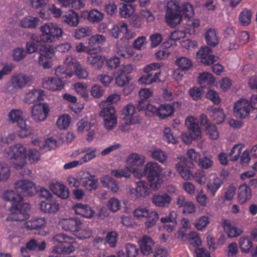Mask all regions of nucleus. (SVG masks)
<instances>
[{
    "label": "nucleus",
    "mask_w": 257,
    "mask_h": 257,
    "mask_svg": "<svg viewBox=\"0 0 257 257\" xmlns=\"http://www.w3.org/2000/svg\"><path fill=\"white\" fill-rule=\"evenodd\" d=\"M125 250L126 257H136L140 250L136 244L131 243L125 244Z\"/></svg>",
    "instance_id": "nucleus-41"
},
{
    "label": "nucleus",
    "mask_w": 257,
    "mask_h": 257,
    "mask_svg": "<svg viewBox=\"0 0 257 257\" xmlns=\"http://www.w3.org/2000/svg\"><path fill=\"white\" fill-rule=\"evenodd\" d=\"M134 9L132 5L122 3L120 5L119 15L122 18L130 17L134 13Z\"/></svg>",
    "instance_id": "nucleus-40"
},
{
    "label": "nucleus",
    "mask_w": 257,
    "mask_h": 257,
    "mask_svg": "<svg viewBox=\"0 0 257 257\" xmlns=\"http://www.w3.org/2000/svg\"><path fill=\"white\" fill-rule=\"evenodd\" d=\"M254 109L255 107L247 100L240 99L234 103L233 112L236 117L245 119L249 117L251 110Z\"/></svg>",
    "instance_id": "nucleus-11"
},
{
    "label": "nucleus",
    "mask_w": 257,
    "mask_h": 257,
    "mask_svg": "<svg viewBox=\"0 0 257 257\" xmlns=\"http://www.w3.org/2000/svg\"><path fill=\"white\" fill-rule=\"evenodd\" d=\"M39 57L43 58H52L54 56L53 50L50 47L45 45H41L39 48Z\"/></svg>",
    "instance_id": "nucleus-51"
},
{
    "label": "nucleus",
    "mask_w": 257,
    "mask_h": 257,
    "mask_svg": "<svg viewBox=\"0 0 257 257\" xmlns=\"http://www.w3.org/2000/svg\"><path fill=\"white\" fill-rule=\"evenodd\" d=\"M206 43L211 47H214L218 44V39L214 29H209L205 33Z\"/></svg>",
    "instance_id": "nucleus-32"
},
{
    "label": "nucleus",
    "mask_w": 257,
    "mask_h": 257,
    "mask_svg": "<svg viewBox=\"0 0 257 257\" xmlns=\"http://www.w3.org/2000/svg\"><path fill=\"white\" fill-rule=\"evenodd\" d=\"M13 55L14 59L19 61L26 57L27 52L23 48H17L14 50Z\"/></svg>",
    "instance_id": "nucleus-62"
},
{
    "label": "nucleus",
    "mask_w": 257,
    "mask_h": 257,
    "mask_svg": "<svg viewBox=\"0 0 257 257\" xmlns=\"http://www.w3.org/2000/svg\"><path fill=\"white\" fill-rule=\"evenodd\" d=\"M151 156L153 159L158 160L161 163L164 162L167 159L166 154L160 149H157L154 151L152 153Z\"/></svg>",
    "instance_id": "nucleus-60"
},
{
    "label": "nucleus",
    "mask_w": 257,
    "mask_h": 257,
    "mask_svg": "<svg viewBox=\"0 0 257 257\" xmlns=\"http://www.w3.org/2000/svg\"><path fill=\"white\" fill-rule=\"evenodd\" d=\"M174 112V106L170 104L165 103L158 107V116L162 119L166 118L168 116H172Z\"/></svg>",
    "instance_id": "nucleus-28"
},
{
    "label": "nucleus",
    "mask_w": 257,
    "mask_h": 257,
    "mask_svg": "<svg viewBox=\"0 0 257 257\" xmlns=\"http://www.w3.org/2000/svg\"><path fill=\"white\" fill-rule=\"evenodd\" d=\"M160 67L161 65L158 63H153L148 65L144 70L146 74L142 76L139 79V82L146 85L151 84L154 82H161V80L159 79V75L161 72H157L154 74L152 72H151V71L155 70L157 68H160Z\"/></svg>",
    "instance_id": "nucleus-10"
},
{
    "label": "nucleus",
    "mask_w": 257,
    "mask_h": 257,
    "mask_svg": "<svg viewBox=\"0 0 257 257\" xmlns=\"http://www.w3.org/2000/svg\"><path fill=\"white\" fill-rule=\"evenodd\" d=\"M164 140L168 143L176 144L177 138L174 136L172 131L169 127H166L164 130Z\"/></svg>",
    "instance_id": "nucleus-47"
},
{
    "label": "nucleus",
    "mask_w": 257,
    "mask_h": 257,
    "mask_svg": "<svg viewBox=\"0 0 257 257\" xmlns=\"http://www.w3.org/2000/svg\"><path fill=\"white\" fill-rule=\"evenodd\" d=\"M49 111L47 103H38L32 107V117L36 122L44 121L47 117Z\"/></svg>",
    "instance_id": "nucleus-14"
},
{
    "label": "nucleus",
    "mask_w": 257,
    "mask_h": 257,
    "mask_svg": "<svg viewBox=\"0 0 257 257\" xmlns=\"http://www.w3.org/2000/svg\"><path fill=\"white\" fill-rule=\"evenodd\" d=\"M24 247L27 248V251L28 249L30 250H43L46 247V242L44 241L39 244L35 239H31L27 243L26 246Z\"/></svg>",
    "instance_id": "nucleus-37"
},
{
    "label": "nucleus",
    "mask_w": 257,
    "mask_h": 257,
    "mask_svg": "<svg viewBox=\"0 0 257 257\" xmlns=\"http://www.w3.org/2000/svg\"><path fill=\"white\" fill-rule=\"evenodd\" d=\"M10 176V169L5 163H0V181H5Z\"/></svg>",
    "instance_id": "nucleus-53"
},
{
    "label": "nucleus",
    "mask_w": 257,
    "mask_h": 257,
    "mask_svg": "<svg viewBox=\"0 0 257 257\" xmlns=\"http://www.w3.org/2000/svg\"><path fill=\"white\" fill-rule=\"evenodd\" d=\"M127 163L131 166V168L134 167H141L145 163L144 157L137 154H131L127 159Z\"/></svg>",
    "instance_id": "nucleus-31"
},
{
    "label": "nucleus",
    "mask_w": 257,
    "mask_h": 257,
    "mask_svg": "<svg viewBox=\"0 0 257 257\" xmlns=\"http://www.w3.org/2000/svg\"><path fill=\"white\" fill-rule=\"evenodd\" d=\"M51 190L54 194L61 198L66 199L69 197V192L65 186L59 183L51 184L50 186Z\"/></svg>",
    "instance_id": "nucleus-23"
},
{
    "label": "nucleus",
    "mask_w": 257,
    "mask_h": 257,
    "mask_svg": "<svg viewBox=\"0 0 257 257\" xmlns=\"http://www.w3.org/2000/svg\"><path fill=\"white\" fill-rule=\"evenodd\" d=\"M53 239L55 241L59 243L53 247L54 252L59 254H69L75 250V247L74 244L76 243V241L73 237L60 233L55 235Z\"/></svg>",
    "instance_id": "nucleus-4"
},
{
    "label": "nucleus",
    "mask_w": 257,
    "mask_h": 257,
    "mask_svg": "<svg viewBox=\"0 0 257 257\" xmlns=\"http://www.w3.org/2000/svg\"><path fill=\"white\" fill-rule=\"evenodd\" d=\"M185 124L188 128V133L182 135V140L185 143L190 144L193 140H199L201 138V128L197 119L192 116L188 117L186 119Z\"/></svg>",
    "instance_id": "nucleus-7"
},
{
    "label": "nucleus",
    "mask_w": 257,
    "mask_h": 257,
    "mask_svg": "<svg viewBox=\"0 0 257 257\" xmlns=\"http://www.w3.org/2000/svg\"><path fill=\"white\" fill-rule=\"evenodd\" d=\"M204 131L206 134L212 140H216L218 138L217 128L215 124H212L205 128Z\"/></svg>",
    "instance_id": "nucleus-50"
},
{
    "label": "nucleus",
    "mask_w": 257,
    "mask_h": 257,
    "mask_svg": "<svg viewBox=\"0 0 257 257\" xmlns=\"http://www.w3.org/2000/svg\"><path fill=\"white\" fill-rule=\"evenodd\" d=\"M36 192L32 181L21 180L15 183L14 190L8 191L4 194L3 198L11 205L9 209H30V204L25 202L22 195L32 196Z\"/></svg>",
    "instance_id": "nucleus-1"
},
{
    "label": "nucleus",
    "mask_w": 257,
    "mask_h": 257,
    "mask_svg": "<svg viewBox=\"0 0 257 257\" xmlns=\"http://www.w3.org/2000/svg\"><path fill=\"white\" fill-rule=\"evenodd\" d=\"M193 15L192 6L188 3L180 5L176 0H172L167 3L165 18L168 25L172 28L180 24L183 16L190 19Z\"/></svg>",
    "instance_id": "nucleus-2"
},
{
    "label": "nucleus",
    "mask_w": 257,
    "mask_h": 257,
    "mask_svg": "<svg viewBox=\"0 0 257 257\" xmlns=\"http://www.w3.org/2000/svg\"><path fill=\"white\" fill-rule=\"evenodd\" d=\"M61 22L70 27H76L80 22L79 16L77 13L71 10L62 16Z\"/></svg>",
    "instance_id": "nucleus-18"
},
{
    "label": "nucleus",
    "mask_w": 257,
    "mask_h": 257,
    "mask_svg": "<svg viewBox=\"0 0 257 257\" xmlns=\"http://www.w3.org/2000/svg\"><path fill=\"white\" fill-rule=\"evenodd\" d=\"M171 200V197L166 193L154 195L152 198L153 203L160 207H168Z\"/></svg>",
    "instance_id": "nucleus-24"
},
{
    "label": "nucleus",
    "mask_w": 257,
    "mask_h": 257,
    "mask_svg": "<svg viewBox=\"0 0 257 257\" xmlns=\"http://www.w3.org/2000/svg\"><path fill=\"white\" fill-rule=\"evenodd\" d=\"M118 75L115 78V83L119 86H123L129 83L128 75H125L118 72Z\"/></svg>",
    "instance_id": "nucleus-59"
},
{
    "label": "nucleus",
    "mask_w": 257,
    "mask_h": 257,
    "mask_svg": "<svg viewBox=\"0 0 257 257\" xmlns=\"http://www.w3.org/2000/svg\"><path fill=\"white\" fill-rule=\"evenodd\" d=\"M198 82L203 88L214 84L215 79L211 73L204 72L199 74Z\"/></svg>",
    "instance_id": "nucleus-30"
},
{
    "label": "nucleus",
    "mask_w": 257,
    "mask_h": 257,
    "mask_svg": "<svg viewBox=\"0 0 257 257\" xmlns=\"http://www.w3.org/2000/svg\"><path fill=\"white\" fill-rule=\"evenodd\" d=\"M178 207H185L189 209H194V206L191 201L186 200L185 197L183 195L179 196L176 202Z\"/></svg>",
    "instance_id": "nucleus-54"
},
{
    "label": "nucleus",
    "mask_w": 257,
    "mask_h": 257,
    "mask_svg": "<svg viewBox=\"0 0 257 257\" xmlns=\"http://www.w3.org/2000/svg\"><path fill=\"white\" fill-rule=\"evenodd\" d=\"M42 85L50 90H61L64 87V82L58 78L50 77L43 82Z\"/></svg>",
    "instance_id": "nucleus-17"
},
{
    "label": "nucleus",
    "mask_w": 257,
    "mask_h": 257,
    "mask_svg": "<svg viewBox=\"0 0 257 257\" xmlns=\"http://www.w3.org/2000/svg\"><path fill=\"white\" fill-rule=\"evenodd\" d=\"M251 190L249 187L244 184L240 185L238 190V199L241 204H243L251 198Z\"/></svg>",
    "instance_id": "nucleus-26"
},
{
    "label": "nucleus",
    "mask_w": 257,
    "mask_h": 257,
    "mask_svg": "<svg viewBox=\"0 0 257 257\" xmlns=\"http://www.w3.org/2000/svg\"><path fill=\"white\" fill-rule=\"evenodd\" d=\"M176 64L183 71H188L192 67V61L186 57H181L176 60Z\"/></svg>",
    "instance_id": "nucleus-35"
},
{
    "label": "nucleus",
    "mask_w": 257,
    "mask_h": 257,
    "mask_svg": "<svg viewBox=\"0 0 257 257\" xmlns=\"http://www.w3.org/2000/svg\"><path fill=\"white\" fill-rule=\"evenodd\" d=\"M42 32L41 40L44 43H51L61 37L63 31L56 24L47 23L40 27Z\"/></svg>",
    "instance_id": "nucleus-8"
},
{
    "label": "nucleus",
    "mask_w": 257,
    "mask_h": 257,
    "mask_svg": "<svg viewBox=\"0 0 257 257\" xmlns=\"http://www.w3.org/2000/svg\"><path fill=\"white\" fill-rule=\"evenodd\" d=\"M111 175L116 178H121L124 177L128 178L131 175V170L128 167L119 170H113L111 171Z\"/></svg>",
    "instance_id": "nucleus-44"
},
{
    "label": "nucleus",
    "mask_w": 257,
    "mask_h": 257,
    "mask_svg": "<svg viewBox=\"0 0 257 257\" xmlns=\"http://www.w3.org/2000/svg\"><path fill=\"white\" fill-rule=\"evenodd\" d=\"M128 33V26L124 23L118 25H112V28L109 29V35L114 38H118L121 35Z\"/></svg>",
    "instance_id": "nucleus-22"
},
{
    "label": "nucleus",
    "mask_w": 257,
    "mask_h": 257,
    "mask_svg": "<svg viewBox=\"0 0 257 257\" xmlns=\"http://www.w3.org/2000/svg\"><path fill=\"white\" fill-rule=\"evenodd\" d=\"M100 182L103 187L108 188L113 192H116L119 188L118 183L112 178L107 175L102 177L100 179Z\"/></svg>",
    "instance_id": "nucleus-29"
},
{
    "label": "nucleus",
    "mask_w": 257,
    "mask_h": 257,
    "mask_svg": "<svg viewBox=\"0 0 257 257\" xmlns=\"http://www.w3.org/2000/svg\"><path fill=\"white\" fill-rule=\"evenodd\" d=\"M206 97L214 103L217 104L220 102L218 93L215 90L210 89L206 93Z\"/></svg>",
    "instance_id": "nucleus-64"
},
{
    "label": "nucleus",
    "mask_w": 257,
    "mask_h": 257,
    "mask_svg": "<svg viewBox=\"0 0 257 257\" xmlns=\"http://www.w3.org/2000/svg\"><path fill=\"white\" fill-rule=\"evenodd\" d=\"M224 231L229 237H235L242 234L243 231L241 228H238L231 223L230 220L225 219L223 222Z\"/></svg>",
    "instance_id": "nucleus-19"
},
{
    "label": "nucleus",
    "mask_w": 257,
    "mask_h": 257,
    "mask_svg": "<svg viewBox=\"0 0 257 257\" xmlns=\"http://www.w3.org/2000/svg\"><path fill=\"white\" fill-rule=\"evenodd\" d=\"M210 113L211 117L217 124H221L224 121L225 114L222 108H214L210 110Z\"/></svg>",
    "instance_id": "nucleus-33"
},
{
    "label": "nucleus",
    "mask_w": 257,
    "mask_h": 257,
    "mask_svg": "<svg viewBox=\"0 0 257 257\" xmlns=\"http://www.w3.org/2000/svg\"><path fill=\"white\" fill-rule=\"evenodd\" d=\"M39 21L37 18H25L21 21V24L23 28H35Z\"/></svg>",
    "instance_id": "nucleus-42"
},
{
    "label": "nucleus",
    "mask_w": 257,
    "mask_h": 257,
    "mask_svg": "<svg viewBox=\"0 0 257 257\" xmlns=\"http://www.w3.org/2000/svg\"><path fill=\"white\" fill-rule=\"evenodd\" d=\"M204 93L203 88L194 87L189 91V94L194 100H198L201 98Z\"/></svg>",
    "instance_id": "nucleus-49"
},
{
    "label": "nucleus",
    "mask_w": 257,
    "mask_h": 257,
    "mask_svg": "<svg viewBox=\"0 0 257 257\" xmlns=\"http://www.w3.org/2000/svg\"><path fill=\"white\" fill-rule=\"evenodd\" d=\"M195 164L186 157L180 158V162L176 164L175 168L182 178L184 180H191L193 178V173L191 169L194 168Z\"/></svg>",
    "instance_id": "nucleus-12"
},
{
    "label": "nucleus",
    "mask_w": 257,
    "mask_h": 257,
    "mask_svg": "<svg viewBox=\"0 0 257 257\" xmlns=\"http://www.w3.org/2000/svg\"><path fill=\"white\" fill-rule=\"evenodd\" d=\"M136 188L137 193L139 194V197H146L150 194L148 184L144 181L138 182Z\"/></svg>",
    "instance_id": "nucleus-38"
},
{
    "label": "nucleus",
    "mask_w": 257,
    "mask_h": 257,
    "mask_svg": "<svg viewBox=\"0 0 257 257\" xmlns=\"http://www.w3.org/2000/svg\"><path fill=\"white\" fill-rule=\"evenodd\" d=\"M70 121V118L68 115H63L58 118L57 125L60 130H64L69 126Z\"/></svg>",
    "instance_id": "nucleus-52"
},
{
    "label": "nucleus",
    "mask_w": 257,
    "mask_h": 257,
    "mask_svg": "<svg viewBox=\"0 0 257 257\" xmlns=\"http://www.w3.org/2000/svg\"><path fill=\"white\" fill-rule=\"evenodd\" d=\"M105 41V38L103 35H96L91 37L87 44V53L93 55L101 51L100 44Z\"/></svg>",
    "instance_id": "nucleus-15"
},
{
    "label": "nucleus",
    "mask_w": 257,
    "mask_h": 257,
    "mask_svg": "<svg viewBox=\"0 0 257 257\" xmlns=\"http://www.w3.org/2000/svg\"><path fill=\"white\" fill-rule=\"evenodd\" d=\"M252 13L250 10L244 9L240 14L239 20L243 26L248 25L251 22Z\"/></svg>",
    "instance_id": "nucleus-39"
},
{
    "label": "nucleus",
    "mask_w": 257,
    "mask_h": 257,
    "mask_svg": "<svg viewBox=\"0 0 257 257\" xmlns=\"http://www.w3.org/2000/svg\"><path fill=\"white\" fill-rule=\"evenodd\" d=\"M104 126L107 130H112L117 124V117L115 114L110 117L103 118Z\"/></svg>",
    "instance_id": "nucleus-48"
},
{
    "label": "nucleus",
    "mask_w": 257,
    "mask_h": 257,
    "mask_svg": "<svg viewBox=\"0 0 257 257\" xmlns=\"http://www.w3.org/2000/svg\"><path fill=\"white\" fill-rule=\"evenodd\" d=\"M27 120L22 118L19 119L17 122L18 126L21 128V132H24V136H27L31 134L32 132V127L30 124H27Z\"/></svg>",
    "instance_id": "nucleus-43"
},
{
    "label": "nucleus",
    "mask_w": 257,
    "mask_h": 257,
    "mask_svg": "<svg viewBox=\"0 0 257 257\" xmlns=\"http://www.w3.org/2000/svg\"><path fill=\"white\" fill-rule=\"evenodd\" d=\"M189 241L194 247L201 245L202 241L198 234L195 232H192L189 234Z\"/></svg>",
    "instance_id": "nucleus-57"
},
{
    "label": "nucleus",
    "mask_w": 257,
    "mask_h": 257,
    "mask_svg": "<svg viewBox=\"0 0 257 257\" xmlns=\"http://www.w3.org/2000/svg\"><path fill=\"white\" fill-rule=\"evenodd\" d=\"M13 155L12 158L14 160L13 163L15 169H22L27 163L26 159L29 158L31 162L37 161L40 157V153L36 150H29L27 151L26 148L20 144L11 147Z\"/></svg>",
    "instance_id": "nucleus-3"
},
{
    "label": "nucleus",
    "mask_w": 257,
    "mask_h": 257,
    "mask_svg": "<svg viewBox=\"0 0 257 257\" xmlns=\"http://www.w3.org/2000/svg\"><path fill=\"white\" fill-rule=\"evenodd\" d=\"M122 118L125 120V123L136 124L140 122V119L135 107L132 104H128L122 110Z\"/></svg>",
    "instance_id": "nucleus-16"
},
{
    "label": "nucleus",
    "mask_w": 257,
    "mask_h": 257,
    "mask_svg": "<svg viewBox=\"0 0 257 257\" xmlns=\"http://www.w3.org/2000/svg\"><path fill=\"white\" fill-rule=\"evenodd\" d=\"M44 91L41 89H34L29 92L24 98V102L31 104L36 101L43 100Z\"/></svg>",
    "instance_id": "nucleus-25"
},
{
    "label": "nucleus",
    "mask_w": 257,
    "mask_h": 257,
    "mask_svg": "<svg viewBox=\"0 0 257 257\" xmlns=\"http://www.w3.org/2000/svg\"><path fill=\"white\" fill-rule=\"evenodd\" d=\"M104 18V14L97 11L93 9L90 11L89 21L92 23H98L100 22Z\"/></svg>",
    "instance_id": "nucleus-55"
},
{
    "label": "nucleus",
    "mask_w": 257,
    "mask_h": 257,
    "mask_svg": "<svg viewBox=\"0 0 257 257\" xmlns=\"http://www.w3.org/2000/svg\"><path fill=\"white\" fill-rule=\"evenodd\" d=\"M115 114V110L114 107L111 105L104 107L99 112V115L103 118L110 117Z\"/></svg>",
    "instance_id": "nucleus-58"
},
{
    "label": "nucleus",
    "mask_w": 257,
    "mask_h": 257,
    "mask_svg": "<svg viewBox=\"0 0 257 257\" xmlns=\"http://www.w3.org/2000/svg\"><path fill=\"white\" fill-rule=\"evenodd\" d=\"M117 238V233L115 231L109 232L106 237V242L110 247H114L116 246Z\"/></svg>",
    "instance_id": "nucleus-61"
},
{
    "label": "nucleus",
    "mask_w": 257,
    "mask_h": 257,
    "mask_svg": "<svg viewBox=\"0 0 257 257\" xmlns=\"http://www.w3.org/2000/svg\"><path fill=\"white\" fill-rule=\"evenodd\" d=\"M84 177H82V183L83 186L85 187L87 190H92L96 189L98 183L97 179H92L90 177H94V176H91L88 172L84 173Z\"/></svg>",
    "instance_id": "nucleus-27"
},
{
    "label": "nucleus",
    "mask_w": 257,
    "mask_h": 257,
    "mask_svg": "<svg viewBox=\"0 0 257 257\" xmlns=\"http://www.w3.org/2000/svg\"><path fill=\"white\" fill-rule=\"evenodd\" d=\"M198 165L203 169H208L211 168L213 165V161L207 157L200 158L198 161Z\"/></svg>",
    "instance_id": "nucleus-63"
},
{
    "label": "nucleus",
    "mask_w": 257,
    "mask_h": 257,
    "mask_svg": "<svg viewBox=\"0 0 257 257\" xmlns=\"http://www.w3.org/2000/svg\"><path fill=\"white\" fill-rule=\"evenodd\" d=\"M133 214L139 219L146 218L145 224L148 228L154 226L159 219L158 213L153 210H134Z\"/></svg>",
    "instance_id": "nucleus-13"
},
{
    "label": "nucleus",
    "mask_w": 257,
    "mask_h": 257,
    "mask_svg": "<svg viewBox=\"0 0 257 257\" xmlns=\"http://www.w3.org/2000/svg\"><path fill=\"white\" fill-rule=\"evenodd\" d=\"M81 224L80 220L76 217L64 218L59 223L63 229L76 233L78 238H87L90 236L91 232L88 230H80Z\"/></svg>",
    "instance_id": "nucleus-6"
},
{
    "label": "nucleus",
    "mask_w": 257,
    "mask_h": 257,
    "mask_svg": "<svg viewBox=\"0 0 257 257\" xmlns=\"http://www.w3.org/2000/svg\"><path fill=\"white\" fill-rule=\"evenodd\" d=\"M33 80L32 75L25 74H18L13 75L10 80L11 85L8 87V91L14 92L26 86L31 85Z\"/></svg>",
    "instance_id": "nucleus-9"
},
{
    "label": "nucleus",
    "mask_w": 257,
    "mask_h": 257,
    "mask_svg": "<svg viewBox=\"0 0 257 257\" xmlns=\"http://www.w3.org/2000/svg\"><path fill=\"white\" fill-rule=\"evenodd\" d=\"M209 218L206 216H202L198 218L195 223V227L199 230H202L209 224Z\"/></svg>",
    "instance_id": "nucleus-56"
},
{
    "label": "nucleus",
    "mask_w": 257,
    "mask_h": 257,
    "mask_svg": "<svg viewBox=\"0 0 257 257\" xmlns=\"http://www.w3.org/2000/svg\"><path fill=\"white\" fill-rule=\"evenodd\" d=\"M44 225V220L42 218H37L28 222L27 227L29 229H39L43 227Z\"/></svg>",
    "instance_id": "nucleus-46"
},
{
    "label": "nucleus",
    "mask_w": 257,
    "mask_h": 257,
    "mask_svg": "<svg viewBox=\"0 0 257 257\" xmlns=\"http://www.w3.org/2000/svg\"><path fill=\"white\" fill-rule=\"evenodd\" d=\"M91 34V31L88 28L82 27L75 30L74 37L76 39H80L82 38L90 36Z\"/></svg>",
    "instance_id": "nucleus-45"
},
{
    "label": "nucleus",
    "mask_w": 257,
    "mask_h": 257,
    "mask_svg": "<svg viewBox=\"0 0 257 257\" xmlns=\"http://www.w3.org/2000/svg\"><path fill=\"white\" fill-rule=\"evenodd\" d=\"M12 210L13 211L8 215L7 217V220L8 221H23L29 218L30 215L28 212V210Z\"/></svg>",
    "instance_id": "nucleus-21"
},
{
    "label": "nucleus",
    "mask_w": 257,
    "mask_h": 257,
    "mask_svg": "<svg viewBox=\"0 0 257 257\" xmlns=\"http://www.w3.org/2000/svg\"><path fill=\"white\" fill-rule=\"evenodd\" d=\"M87 62L96 68L99 69L103 65L104 58L99 55H91L87 58Z\"/></svg>",
    "instance_id": "nucleus-34"
},
{
    "label": "nucleus",
    "mask_w": 257,
    "mask_h": 257,
    "mask_svg": "<svg viewBox=\"0 0 257 257\" xmlns=\"http://www.w3.org/2000/svg\"><path fill=\"white\" fill-rule=\"evenodd\" d=\"M161 172V167L155 162L147 163L144 168L145 175L150 182V187L154 190L159 189L163 182L162 180L160 178Z\"/></svg>",
    "instance_id": "nucleus-5"
},
{
    "label": "nucleus",
    "mask_w": 257,
    "mask_h": 257,
    "mask_svg": "<svg viewBox=\"0 0 257 257\" xmlns=\"http://www.w3.org/2000/svg\"><path fill=\"white\" fill-rule=\"evenodd\" d=\"M141 251L144 255H148L152 251V247L155 243L149 236H144L139 241Z\"/></svg>",
    "instance_id": "nucleus-20"
},
{
    "label": "nucleus",
    "mask_w": 257,
    "mask_h": 257,
    "mask_svg": "<svg viewBox=\"0 0 257 257\" xmlns=\"http://www.w3.org/2000/svg\"><path fill=\"white\" fill-rule=\"evenodd\" d=\"M239 245L243 252H248L253 246L251 240L247 236H242L239 238Z\"/></svg>",
    "instance_id": "nucleus-36"
}]
</instances>
